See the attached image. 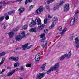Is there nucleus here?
<instances>
[{
    "label": "nucleus",
    "instance_id": "obj_44",
    "mask_svg": "<svg viewBox=\"0 0 79 79\" xmlns=\"http://www.w3.org/2000/svg\"><path fill=\"white\" fill-rule=\"evenodd\" d=\"M31 64H28L26 65V67H31Z\"/></svg>",
    "mask_w": 79,
    "mask_h": 79
},
{
    "label": "nucleus",
    "instance_id": "obj_26",
    "mask_svg": "<svg viewBox=\"0 0 79 79\" xmlns=\"http://www.w3.org/2000/svg\"><path fill=\"white\" fill-rule=\"evenodd\" d=\"M6 54V53L5 52H3L2 53H0V58L1 57H2L3 56H4Z\"/></svg>",
    "mask_w": 79,
    "mask_h": 79
},
{
    "label": "nucleus",
    "instance_id": "obj_19",
    "mask_svg": "<svg viewBox=\"0 0 79 79\" xmlns=\"http://www.w3.org/2000/svg\"><path fill=\"white\" fill-rule=\"evenodd\" d=\"M66 30H67L66 28H64V29L60 33V34L61 35H63V34H64V33L65 32Z\"/></svg>",
    "mask_w": 79,
    "mask_h": 79
},
{
    "label": "nucleus",
    "instance_id": "obj_10",
    "mask_svg": "<svg viewBox=\"0 0 79 79\" xmlns=\"http://www.w3.org/2000/svg\"><path fill=\"white\" fill-rule=\"evenodd\" d=\"M40 53H39L38 54V55L36 56L35 58V63H36L37 61H39L40 60Z\"/></svg>",
    "mask_w": 79,
    "mask_h": 79
},
{
    "label": "nucleus",
    "instance_id": "obj_28",
    "mask_svg": "<svg viewBox=\"0 0 79 79\" xmlns=\"http://www.w3.org/2000/svg\"><path fill=\"white\" fill-rule=\"evenodd\" d=\"M19 66V64L18 62H17L14 64V66L15 68H16L17 66Z\"/></svg>",
    "mask_w": 79,
    "mask_h": 79
},
{
    "label": "nucleus",
    "instance_id": "obj_8",
    "mask_svg": "<svg viewBox=\"0 0 79 79\" xmlns=\"http://www.w3.org/2000/svg\"><path fill=\"white\" fill-rule=\"evenodd\" d=\"M43 11V7L42 6H40L38 9L36 11V13L37 14H39L41 12Z\"/></svg>",
    "mask_w": 79,
    "mask_h": 79
},
{
    "label": "nucleus",
    "instance_id": "obj_29",
    "mask_svg": "<svg viewBox=\"0 0 79 79\" xmlns=\"http://www.w3.org/2000/svg\"><path fill=\"white\" fill-rule=\"evenodd\" d=\"M13 73H14L13 72V71H12L10 72L9 73H7V76H11V75H12Z\"/></svg>",
    "mask_w": 79,
    "mask_h": 79
},
{
    "label": "nucleus",
    "instance_id": "obj_59",
    "mask_svg": "<svg viewBox=\"0 0 79 79\" xmlns=\"http://www.w3.org/2000/svg\"><path fill=\"white\" fill-rule=\"evenodd\" d=\"M76 4H75V6H76Z\"/></svg>",
    "mask_w": 79,
    "mask_h": 79
},
{
    "label": "nucleus",
    "instance_id": "obj_15",
    "mask_svg": "<svg viewBox=\"0 0 79 79\" xmlns=\"http://www.w3.org/2000/svg\"><path fill=\"white\" fill-rule=\"evenodd\" d=\"M18 10L19 11V15H21V13H22L23 11H24L25 9L24 8H23V9L20 8Z\"/></svg>",
    "mask_w": 79,
    "mask_h": 79
},
{
    "label": "nucleus",
    "instance_id": "obj_14",
    "mask_svg": "<svg viewBox=\"0 0 79 79\" xmlns=\"http://www.w3.org/2000/svg\"><path fill=\"white\" fill-rule=\"evenodd\" d=\"M10 3H11V2L10 1H8L5 2L2 1L0 2V4L1 5H6V4H10Z\"/></svg>",
    "mask_w": 79,
    "mask_h": 79
},
{
    "label": "nucleus",
    "instance_id": "obj_6",
    "mask_svg": "<svg viewBox=\"0 0 79 79\" xmlns=\"http://www.w3.org/2000/svg\"><path fill=\"white\" fill-rule=\"evenodd\" d=\"M44 77V74L43 73H39L37 75L36 77L37 79H41L42 77Z\"/></svg>",
    "mask_w": 79,
    "mask_h": 79
},
{
    "label": "nucleus",
    "instance_id": "obj_52",
    "mask_svg": "<svg viewBox=\"0 0 79 79\" xmlns=\"http://www.w3.org/2000/svg\"><path fill=\"white\" fill-rule=\"evenodd\" d=\"M28 1L29 3H31L32 2V0H28Z\"/></svg>",
    "mask_w": 79,
    "mask_h": 79
},
{
    "label": "nucleus",
    "instance_id": "obj_57",
    "mask_svg": "<svg viewBox=\"0 0 79 79\" xmlns=\"http://www.w3.org/2000/svg\"><path fill=\"white\" fill-rule=\"evenodd\" d=\"M13 43H15V41L13 40Z\"/></svg>",
    "mask_w": 79,
    "mask_h": 79
},
{
    "label": "nucleus",
    "instance_id": "obj_3",
    "mask_svg": "<svg viewBox=\"0 0 79 79\" xmlns=\"http://www.w3.org/2000/svg\"><path fill=\"white\" fill-rule=\"evenodd\" d=\"M25 32H23L20 35H17L15 37V39L17 41H20L21 40L22 38L25 37Z\"/></svg>",
    "mask_w": 79,
    "mask_h": 79
},
{
    "label": "nucleus",
    "instance_id": "obj_35",
    "mask_svg": "<svg viewBox=\"0 0 79 79\" xmlns=\"http://www.w3.org/2000/svg\"><path fill=\"white\" fill-rule=\"evenodd\" d=\"M65 2H64V1H62L60 2V3H59V5H62L63 3H64Z\"/></svg>",
    "mask_w": 79,
    "mask_h": 79
},
{
    "label": "nucleus",
    "instance_id": "obj_23",
    "mask_svg": "<svg viewBox=\"0 0 79 79\" xmlns=\"http://www.w3.org/2000/svg\"><path fill=\"white\" fill-rule=\"evenodd\" d=\"M55 22H53L52 24V25L50 26V29H52V28H53L54 27V26H55L54 24Z\"/></svg>",
    "mask_w": 79,
    "mask_h": 79
},
{
    "label": "nucleus",
    "instance_id": "obj_51",
    "mask_svg": "<svg viewBox=\"0 0 79 79\" xmlns=\"http://www.w3.org/2000/svg\"><path fill=\"white\" fill-rule=\"evenodd\" d=\"M52 17L50 15H48V18H52Z\"/></svg>",
    "mask_w": 79,
    "mask_h": 79
},
{
    "label": "nucleus",
    "instance_id": "obj_58",
    "mask_svg": "<svg viewBox=\"0 0 79 79\" xmlns=\"http://www.w3.org/2000/svg\"><path fill=\"white\" fill-rule=\"evenodd\" d=\"M20 79H23V78H21Z\"/></svg>",
    "mask_w": 79,
    "mask_h": 79
},
{
    "label": "nucleus",
    "instance_id": "obj_42",
    "mask_svg": "<svg viewBox=\"0 0 79 79\" xmlns=\"http://www.w3.org/2000/svg\"><path fill=\"white\" fill-rule=\"evenodd\" d=\"M33 7H34V5H31V6H30L29 7V10H31V9H32Z\"/></svg>",
    "mask_w": 79,
    "mask_h": 79
},
{
    "label": "nucleus",
    "instance_id": "obj_22",
    "mask_svg": "<svg viewBox=\"0 0 79 79\" xmlns=\"http://www.w3.org/2000/svg\"><path fill=\"white\" fill-rule=\"evenodd\" d=\"M5 16H6L5 17V19L6 20H8V19H9V16L7 15V13H5V14L4 15Z\"/></svg>",
    "mask_w": 79,
    "mask_h": 79
},
{
    "label": "nucleus",
    "instance_id": "obj_36",
    "mask_svg": "<svg viewBox=\"0 0 79 79\" xmlns=\"http://www.w3.org/2000/svg\"><path fill=\"white\" fill-rule=\"evenodd\" d=\"M57 20H58V18L56 17L55 16L53 19V21H57Z\"/></svg>",
    "mask_w": 79,
    "mask_h": 79
},
{
    "label": "nucleus",
    "instance_id": "obj_20",
    "mask_svg": "<svg viewBox=\"0 0 79 79\" xmlns=\"http://www.w3.org/2000/svg\"><path fill=\"white\" fill-rule=\"evenodd\" d=\"M74 22H75L74 20H71L70 22V26H73L74 24Z\"/></svg>",
    "mask_w": 79,
    "mask_h": 79
},
{
    "label": "nucleus",
    "instance_id": "obj_27",
    "mask_svg": "<svg viewBox=\"0 0 79 79\" xmlns=\"http://www.w3.org/2000/svg\"><path fill=\"white\" fill-rule=\"evenodd\" d=\"M2 25H3V28L4 29H6V27L7 26V24L5 23H3L2 24Z\"/></svg>",
    "mask_w": 79,
    "mask_h": 79
},
{
    "label": "nucleus",
    "instance_id": "obj_4",
    "mask_svg": "<svg viewBox=\"0 0 79 79\" xmlns=\"http://www.w3.org/2000/svg\"><path fill=\"white\" fill-rule=\"evenodd\" d=\"M71 51L69 52V54H64V56H62L59 59V60H63L64 59H65V58H66L67 57L68 58H69L70 56H71Z\"/></svg>",
    "mask_w": 79,
    "mask_h": 79
},
{
    "label": "nucleus",
    "instance_id": "obj_11",
    "mask_svg": "<svg viewBox=\"0 0 79 79\" xmlns=\"http://www.w3.org/2000/svg\"><path fill=\"white\" fill-rule=\"evenodd\" d=\"M47 42L46 41H44V42L43 44L41 45L42 48L45 49V48L47 47Z\"/></svg>",
    "mask_w": 79,
    "mask_h": 79
},
{
    "label": "nucleus",
    "instance_id": "obj_12",
    "mask_svg": "<svg viewBox=\"0 0 79 79\" xmlns=\"http://www.w3.org/2000/svg\"><path fill=\"white\" fill-rule=\"evenodd\" d=\"M64 11H66L69 9V5L68 4H66L64 6Z\"/></svg>",
    "mask_w": 79,
    "mask_h": 79
},
{
    "label": "nucleus",
    "instance_id": "obj_49",
    "mask_svg": "<svg viewBox=\"0 0 79 79\" xmlns=\"http://www.w3.org/2000/svg\"><path fill=\"white\" fill-rule=\"evenodd\" d=\"M79 13V10H77L76 12H75V14L76 15L77 14V13Z\"/></svg>",
    "mask_w": 79,
    "mask_h": 79
},
{
    "label": "nucleus",
    "instance_id": "obj_45",
    "mask_svg": "<svg viewBox=\"0 0 79 79\" xmlns=\"http://www.w3.org/2000/svg\"><path fill=\"white\" fill-rule=\"evenodd\" d=\"M77 16H75L74 17V20H74V21H75V20H77Z\"/></svg>",
    "mask_w": 79,
    "mask_h": 79
},
{
    "label": "nucleus",
    "instance_id": "obj_53",
    "mask_svg": "<svg viewBox=\"0 0 79 79\" xmlns=\"http://www.w3.org/2000/svg\"><path fill=\"white\" fill-rule=\"evenodd\" d=\"M7 69H10V67H8L7 68Z\"/></svg>",
    "mask_w": 79,
    "mask_h": 79
},
{
    "label": "nucleus",
    "instance_id": "obj_55",
    "mask_svg": "<svg viewBox=\"0 0 79 79\" xmlns=\"http://www.w3.org/2000/svg\"><path fill=\"white\" fill-rule=\"evenodd\" d=\"M16 50H19V48H17L16 49Z\"/></svg>",
    "mask_w": 79,
    "mask_h": 79
},
{
    "label": "nucleus",
    "instance_id": "obj_9",
    "mask_svg": "<svg viewBox=\"0 0 79 79\" xmlns=\"http://www.w3.org/2000/svg\"><path fill=\"white\" fill-rule=\"evenodd\" d=\"M75 43L76 44V48H77V49L79 47V39L77 38H75Z\"/></svg>",
    "mask_w": 79,
    "mask_h": 79
},
{
    "label": "nucleus",
    "instance_id": "obj_37",
    "mask_svg": "<svg viewBox=\"0 0 79 79\" xmlns=\"http://www.w3.org/2000/svg\"><path fill=\"white\" fill-rule=\"evenodd\" d=\"M47 19H45L44 20V23L45 24H47Z\"/></svg>",
    "mask_w": 79,
    "mask_h": 79
},
{
    "label": "nucleus",
    "instance_id": "obj_56",
    "mask_svg": "<svg viewBox=\"0 0 79 79\" xmlns=\"http://www.w3.org/2000/svg\"><path fill=\"white\" fill-rule=\"evenodd\" d=\"M22 1V0H18V2H21Z\"/></svg>",
    "mask_w": 79,
    "mask_h": 79
},
{
    "label": "nucleus",
    "instance_id": "obj_7",
    "mask_svg": "<svg viewBox=\"0 0 79 79\" xmlns=\"http://www.w3.org/2000/svg\"><path fill=\"white\" fill-rule=\"evenodd\" d=\"M32 45L28 46V44H25L24 45L22 46V48H23V50H26V49H29L30 48H31Z\"/></svg>",
    "mask_w": 79,
    "mask_h": 79
},
{
    "label": "nucleus",
    "instance_id": "obj_40",
    "mask_svg": "<svg viewBox=\"0 0 79 79\" xmlns=\"http://www.w3.org/2000/svg\"><path fill=\"white\" fill-rule=\"evenodd\" d=\"M59 29L60 31H62V27L61 26H60L59 28Z\"/></svg>",
    "mask_w": 79,
    "mask_h": 79
},
{
    "label": "nucleus",
    "instance_id": "obj_39",
    "mask_svg": "<svg viewBox=\"0 0 79 79\" xmlns=\"http://www.w3.org/2000/svg\"><path fill=\"white\" fill-rule=\"evenodd\" d=\"M46 8L48 10H50V6H46Z\"/></svg>",
    "mask_w": 79,
    "mask_h": 79
},
{
    "label": "nucleus",
    "instance_id": "obj_32",
    "mask_svg": "<svg viewBox=\"0 0 79 79\" xmlns=\"http://www.w3.org/2000/svg\"><path fill=\"white\" fill-rule=\"evenodd\" d=\"M19 70L22 71H24V69L23 66H22L19 69Z\"/></svg>",
    "mask_w": 79,
    "mask_h": 79
},
{
    "label": "nucleus",
    "instance_id": "obj_16",
    "mask_svg": "<svg viewBox=\"0 0 79 79\" xmlns=\"http://www.w3.org/2000/svg\"><path fill=\"white\" fill-rule=\"evenodd\" d=\"M59 9V6L57 4H55L54 6V10H56Z\"/></svg>",
    "mask_w": 79,
    "mask_h": 79
},
{
    "label": "nucleus",
    "instance_id": "obj_30",
    "mask_svg": "<svg viewBox=\"0 0 79 79\" xmlns=\"http://www.w3.org/2000/svg\"><path fill=\"white\" fill-rule=\"evenodd\" d=\"M5 18V16H2L0 17V22H2L3 21V20L4 19V18Z\"/></svg>",
    "mask_w": 79,
    "mask_h": 79
},
{
    "label": "nucleus",
    "instance_id": "obj_43",
    "mask_svg": "<svg viewBox=\"0 0 79 79\" xmlns=\"http://www.w3.org/2000/svg\"><path fill=\"white\" fill-rule=\"evenodd\" d=\"M4 71H5V69H2V71L1 72H0V73H3Z\"/></svg>",
    "mask_w": 79,
    "mask_h": 79
},
{
    "label": "nucleus",
    "instance_id": "obj_18",
    "mask_svg": "<svg viewBox=\"0 0 79 79\" xmlns=\"http://www.w3.org/2000/svg\"><path fill=\"white\" fill-rule=\"evenodd\" d=\"M46 64H43L41 66V71H44L45 69V67Z\"/></svg>",
    "mask_w": 79,
    "mask_h": 79
},
{
    "label": "nucleus",
    "instance_id": "obj_34",
    "mask_svg": "<svg viewBox=\"0 0 79 79\" xmlns=\"http://www.w3.org/2000/svg\"><path fill=\"white\" fill-rule=\"evenodd\" d=\"M18 60H19V58L17 57H14V61H18Z\"/></svg>",
    "mask_w": 79,
    "mask_h": 79
},
{
    "label": "nucleus",
    "instance_id": "obj_2",
    "mask_svg": "<svg viewBox=\"0 0 79 79\" xmlns=\"http://www.w3.org/2000/svg\"><path fill=\"white\" fill-rule=\"evenodd\" d=\"M60 67V63H56L53 67L50 68L49 70L47 72L45 73V74H49L51 71H56L58 69V68Z\"/></svg>",
    "mask_w": 79,
    "mask_h": 79
},
{
    "label": "nucleus",
    "instance_id": "obj_13",
    "mask_svg": "<svg viewBox=\"0 0 79 79\" xmlns=\"http://www.w3.org/2000/svg\"><path fill=\"white\" fill-rule=\"evenodd\" d=\"M44 36H45V34L44 33H43L40 35V37L42 38V40H41V42H43L44 40H45V37Z\"/></svg>",
    "mask_w": 79,
    "mask_h": 79
},
{
    "label": "nucleus",
    "instance_id": "obj_17",
    "mask_svg": "<svg viewBox=\"0 0 79 79\" xmlns=\"http://www.w3.org/2000/svg\"><path fill=\"white\" fill-rule=\"evenodd\" d=\"M15 13V10H13L12 11H10L8 12V14L9 15H11L13 13Z\"/></svg>",
    "mask_w": 79,
    "mask_h": 79
},
{
    "label": "nucleus",
    "instance_id": "obj_31",
    "mask_svg": "<svg viewBox=\"0 0 79 79\" xmlns=\"http://www.w3.org/2000/svg\"><path fill=\"white\" fill-rule=\"evenodd\" d=\"M9 60H11V61H14L15 60V57H11L9 58Z\"/></svg>",
    "mask_w": 79,
    "mask_h": 79
},
{
    "label": "nucleus",
    "instance_id": "obj_46",
    "mask_svg": "<svg viewBox=\"0 0 79 79\" xmlns=\"http://www.w3.org/2000/svg\"><path fill=\"white\" fill-rule=\"evenodd\" d=\"M28 2H29L28 1H27V0H26L25 1V4H27Z\"/></svg>",
    "mask_w": 79,
    "mask_h": 79
},
{
    "label": "nucleus",
    "instance_id": "obj_54",
    "mask_svg": "<svg viewBox=\"0 0 79 79\" xmlns=\"http://www.w3.org/2000/svg\"><path fill=\"white\" fill-rule=\"evenodd\" d=\"M2 7V5H0V9Z\"/></svg>",
    "mask_w": 79,
    "mask_h": 79
},
{
    "label": "nucleus",
    "instance_id": "obj_48",
    "mask_svg": "<svg viewBox=\"0 0 79 79\" xmlns=\"http://www.w3.org/2000/svg\"><path fill=\"white\" fill-rule=\"evenodd\" d=\"M3 62H4V61L2 60L1 62L0 63V65H2V64L3 63Z\"/></svg>",
    "mask_w": 79,
    "mask_h": 79
},
{
    "label": "nucleus",
    "instance_id": "obj_47",
    "mask_svg": "<svg viewBox=\"0 0 79 79\" xmlns=\"http://www.w3.org/2000/svg\"><path fill=\"white\" fill-rule=\"evenodd\" d=\"M5 57H2V61L4 62L5 61Z\"/></svg>",
    "mask_w": 79,
    "mask_h": 79
},
{
    "label": "nucleus",
    "instance_id": "obj_21",
    "mask_svg": "<svg viewBox=\"0 0 79 79\" xmlns=\"http://www.w3.org/2000/svg\"><path fill=\"white\" fill-rule=\"evenodd\" d=\"M30 32H35L36 31V30L35 29V28H32L30 30Z\"/></svg>",
    "mask_w": 79,
    "mask_h": 79
},
{
    "label": "nucleus",
    "instance_id": "obj_24",
    "mask_svg": "<svg viewBox=\"0 0 79 79\" xmlns=\"http://www.w3.org/2000/svg\"><path fill=\"white\" fill-rule=\"evenodd\" d=\"M28 27V25H27V24H26L25 26H23L22 27V29L23 30H26V29H27V28Z\"/></svg>",
    "mask_w": 79,
    "mask_h": 79
},
{
    "label": "nucleus",
    "instance_id": "obj_50",
    "mask_svg": "<svg viewBox=\"0 0 79 79\" xmlns=\"http://www.w3.org/2000/svg\"><path fill=\"white\" fill-rule=\"evenodd\" d=\"M18 2V1L16 0V1L13 2H12L11 3H15V2Z\"/></svg>",
    "mask_w": 79,
    "mask_h": 79
},
{
    "label": "nucleus",
    "instance_id": "obj_41",
    "mask_svg": "<svg viewBox=\"0 0 79 79\" xmlns=\"http://www.w3.org/2000/svg\"><path fill=\"white\" fill-rule=\"evenodd\" d=\"M74 37V34H72V35L70 37L71 39H72V40H73V37Z\"/></svg>",
    "mask_w": 79,
    "mask_h": 79
},
{
    "label": "nucleus",
    "instance_id": "obj_25",
    "mask_svg": "<svg viewBox=\"0 0 79 79\" xmlns=\"http://www.w3.org/2000/svg\"><path fill=\"white\" fill-rule=\"evenodd\" d=\"M55 1V0H48L47 2L48 4H49L50 3H52Z\"/></svg>",
    "mask_w": 79,
    "mask_h": 79
},
{
    "label": "nucleus",
    "instance_id": "obj_5",
    "mask_svg": "<svg viewBox=\"0 0 79 79\" xmlns=\"http://www.w3.org/2000/svg\"><path fill=\"white\" fill-rule=\"evenodd\" d=\"M19 30V28L17 27L15 28V29L13 30V32H10L8 33L9 35L10 38H12L14 36V32H16Z\"/></svg>",
    "mask_w": 79,
    "mask_h": 79
},
{
    "label": "nucleus",
    "instance_id": "obj_33",
    "mask_svg": "<svg viewBox=\"0 0 79 79\" xmlns=\"http://www.w3.org/2000/svg\"><path fill=\"white\" fill-rule=\"evenodd\" d=\"M18 70H19V68H18L14 70H12V71H13L14 73H15V71H18Z\"/></svg>",
    "mask_w": 79,
    "mask_h": 79
},
{
    "label": "nucleus",
    "instance_id": "obj_38",
    "mask_svg": "<svg viewBox=\"0 0 79 79\" xmlns=\"http://www.w3.org/2000/svg\"><path fill=\"white\" fill-rule=\"evenodd\" d=\"M48 29H46L45 30H44V32L45 33H47V32H48Z\"/></svg>",
    "mask_w": 79,
    "mask_h": 79
},
{
    "label": "nucleus",
    "instance_id": "obj_1",
    "mask_svg": "<svg viewBox=\"0 0 79 79\" xmlns=\"http://www.w3.org/2000/svg\"><path fill=\"white\" fill-rule=\"evenodd\" d=\"M35 21L37 22V24L38 25V27L40 30H42L44 27V25L41 23V20L40 18H37L35 19V21L32 20L31 22V24L29 25L30 27H34L36 24Z\"/></svg>",
    "mask_w": 79,
    "mask_h": 79
}]
</instances>
